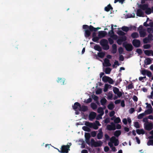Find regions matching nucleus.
Returning a JSON list of instances; mask_svg holds the SVG:
<instances>
[{
  "mask_svg": "<svg viewBox=\"0 0 153 153\" xmlns=\"http://www.w3.org/2000/svg\"><path fill=\"white\" fill-rule=\"evenodd\" d=\"M74 110L75 111H76V110H79V107L81 106H72Z\"/></svg>",
  "mask_w": 153,
  "mask_h": 153,
  "instance_id": "63",
  "label": "nucleus"
},
{
  "mask_svg": "<svg viewBox=\"0 0 153 153\" xmlns=\"http://www.w3.org/2000/svg\"><path fill=\"white\" fill-rule=\"evenodd\" d=\"M88 110L87 106H81L79 107V111H85Z\"/></svg>",
  "mask_w": 153,
  "mask_h": 153,
  "instance_id": "15",
  "label": "nucleus"
},
{
  "mask_svg": "<svg viewBox=\"0 0 153 153\" xmlns=\"http://www.w3.org/2000/svg\"><path fill=\"white\" fill-rule=\"evenodd\" d=\"M113 9V7L110 4H108L106 7H105L104 8V10L106 12H108L110 10H112Z\"/></svg>",
  "mask_w": 153,
  "mask_h": 153,
  "instance_id": "16",
  "label": "nucleus"
},
{
  "mask_svg": "<svg viewBox=\"0 0 153 153\" xmlns=\"http://www.w3.org/2000/svg\"><path fill=\"white\" fill-rule=\"evenodd\" d=\"M85 139H90L91 137L90 134L88 133H85Z\"/></svg>",
  "mask_w": 153,
  "mask_h": 153,
  "instance_id": "48",
  "label": "nucleus"
},
{
  "mask_svg": "<svg viewBox=\"0 0 153 153\" xmlns=\"http://www.w3.org/2000/svg\"><path fill=\"white\" fill-rule=\"evenodd\" d=\"M117 34L120 36H124L125 35V33L121 30H118L117 33Z\"/></svg>",
  "mask_w": 153,
  "mask_h": 153,
  "instance_id": "37",
  "label": "nucleus"
},
{
  "mask_svg": "<svg viewBox=\"0 0 153 153\" xmlns=\"http://www.w3.org/2000/svg\"><path fill=\"white\" fill-rule=\"evenodd\" d=\"M106 128L109 131L114 130L116 129V128L113 127L112 126L109 124L107 126Z\"/></svg>",
  "mask_w": 153,
  "mask_h": 153,
  "instance_id": "22",
  "label": "nucleus"
},
{
  "mask_svg": "<svg viewBox=\"0 0 153 153\" xmlns=\"http://www.w3.org/2000/svg\"><path fill=\"white\" fill-rule=\"evenodd\" d=\"M145 13L147 15H149L152 13V10L151 8L148 7L145 10Z\"/></svg>",
  "mask_w": 153,
  "mask_h": 153,
  "instance_id": "27",
  "label": "nucleus"
},
{
  "mask_svg": "<svg viewBox=\"0 0 153 153\" xmlns=\"http://www.w3.org/2000/svg\"><path fill=\"white\" fill-rule=\"evenodd\" d=\"M148 7H149V4H140L139 6L140 8L143 10H146Z\"/></svg>",
  "mask_w": 153,
  "mask_h": 153,
  "instance_id": "13",
  "label": "nucleus"
},
{
  "mask_svg": "<svg viewBox=\"0 0 153 153\" xmlns=\"http://www.w3.org/2000/svg\"><path fill=\"white\" fill-rule=\"evenodd\" d=\"M151 50H146L144 51L145 54L147 56H150L151 53Z\"/></svg>",
  "mask_w": 153,
  "mask_h": 153,
  "instance_id": "40",
  "label": "nucleus"
},
{
  "mask_svg": "<svg viewBox=\"0 0 153 153\" xmlns=\"http://www.w3.org/2000/svg\"><path fill=\"white\" fill-rule=\"evenodd\" d=\"M148 70L145 69L142 70L141 71V74L143 75H146Z\"/></svg>",
  "mask_w": 153,
  "mask_h": 153,
  "instance_id": "59",
  "label": "nucleus"
},
{
  "mask_svg": "<svg viewBox=\"0 0 153 153\" xmlns=\"http://www.w3.org/2000/svg\"><path fill=\"white\" fill-rule=\"evenodd\" d=\"M136 52L139 55H140L142 53V50L140 48L137 49L136 50Z\"/></svg>",
  "mask_w": 153,
  "mask_h": 153,
  "instance_id": "60",
  "label": "nucleus"
},
{
  "mask_svg": "<svg viewBox=\"0 0 153 153\" xmlns=\"http://www.w3.org/2000/svg\"><path fill=\"white\" fill-rule=\"evenodd\" d=\"M136 14L137 16L141 17L143 16L144 13L143 11L140 9H138L137 10Z\"/></svg>",
  "mask_w": 153,
  "mask_h": 153,
  "instance_id": "14",
  "label": "nucleus"
},
{
  "mask_svg": "<svg viewBox=\"0 0 153 153\" xmlns=\"http://www.w3.org/2000/svg\"><path fill=\"white\" fill-rule=\"evenodd\" d=\"M136 131L137 133L139 135L143 134L145 133V131L143 129H137L136 130Z\"/></svg>",
  "mask_w": 153,
  "mask_h": 153,
  "instance_id": "17",
  "label": "nucleus"
},
{
  "mask_svg": "<svg viewBox=\"0 0 153 153\" xmlns=\"http://www.w3.org/2000/svg\"><path fill=\"white\" fill-rule=\"evenodd\" d=\"M146 75L149 77H150L152 76V73L151 71L148 70Z\"/></svg>",
  "mask_w": 153,
  "mask_h": 153,
  "instance_id": "61",
  "label": "nucleus"
},
{
  "mask_svg": "<svg viewBox=\"0 0 153 153\" xmlns=\"http://www.w3.org/2000/svg\"><path fill=\"white\" fill-rule=\"evenodd\" d=\"M108 41L110 45L112 44L114 42L113 40L110 38L108 39Z\"/></svg>",
  "mask_w": 153,
  "mask_h": 153,
  "instance_id": "64",
  "label": "nucleus"
},
{
  "mask_svg": "<svg viewBox=\"0 0 153 153\" xmlns=\"http://www.w3.org/2000/svg\"><path fill=\"white\" fill-rule=\"evenodd\" d=\"M109 77L106 76H104L102 78V80L105 82H107Z\"/></svg>",
  "mask_w": 153,
  "mask_h": 153,
  "instance_id": "29",
  "label": "nucleus"
},
{
  "mask_svg": "<svg viewBox=\"0 0 153 153\" xmlns=\"http://www.w3.org/2000/svg\"><path fill=\"white\" fill-rule=\"evenodd\" d=\"M145 114L144 113H142L140 114L137 117V118L139 119H141L144 116Z\"/></svg>",
  "mask_w": 153,
  "mask_h": 153,
  "instance_id": "52",
  "label": "nucleus"
},
{
  "mask_svg": "<svg viewBox=\"0 0 153 153\" xmlns=\"http://www.w3.org/2000/svg\"><path fill=\"white\" fill-rule=\"evenodd\" d=\"M147 37L150 41H152V40H153V35L152 34H149Z\"/></svg>",
  "mask_w": 153,
  "mask_h": 153,
  "instance_id": "45",
  "label": "nucleus"
},
{
  "mask_svg": "<svg viewBox=\"0 0 153 153\" xmlns=\"http://www.w3.org/2000/svg\"><path fill=\"white\" fill-rule=\"evenodd\" d=\"M65 81V79L64 78H58V82L60 83L61 85L64 84Z\"/></svg>",
  "mask_w": 153,
  "mask_h": 153,
  "instance_id": "20",
  "label": "nucleus"
},
{
  "mask_svg": "<svg viewBox=\"0 0 153 153\" xmlns=\"http://www.w3.org/2000/svg\"><path fill=\"white\" fill-rule=\"evenodd\" d=\"M151 47L150 44H146L143 45V48L145 49H149Z\"/></svg>",
  "mask_w": 153,
  "mask_h": 153,
  "instance_id": "57",
  "label": "nucleus"
},
{
  "mask_svg": "<svg viewBox=\"0 0 153 153\" xmlns=\"http://www.w3.org/2000/svg\"><path fill=\"white\" fill-rule=\"evenodd\" d=\"M149 134L152 135L149 136L148 137V138L149 139H153V130H152L149 133Z\"/></svg>",
  "mask_w": 153,
  "mask_h": 153,
  "instance_id": "54",
  "label": "nucleus"
},
{
  "mask_svg": "<svg viewBox=\"0 0 153 153\" xmlns=\"http://www.w3.org/2000/svg\"><path fill=\"white\" fill-rule=\"evenodd\" d=\"M102 142L101 140H99L96 142L93 138L91 139V146H94V147H100L102 146Z\"/></svg>",
  "mask_w": 153,
  "mask_h": 153,
  "instance_id": "3",
  "label": "nucleus"
},
{
  "mask_svg": "<svg viewBox=\"0 0 153 153\" xmlns=\"http://www.w3.org/2000/svg\"><path fill=\"white\" fill-rule=\"evenodd\" d=\"M108 40L105 39H101L100 42V44L104 50H108L109 49V46L108 45Z\"/></svg>",
  "mask_w": 153,
  "mask_h": 153,
  "instance_id": "2",
  "label": "nucleus"
},
{
  "mask_svg": "<svg viewBox=\"0 0 153 153\" xmlns=\"http://www.w3.org/2000/svg\"><path fill=\"white\" fill-rule=\"evenodd\" d=\"M69 143L70 144V145H63L62 146L61 148V153H68V151L70 150V146L71 144V143Z\"/></svg>",
  "mask_w": 153,
  "mask_h": 153,
  "instance_id": "4",
  "label": "nucleus"
},
{
  "mask_svg": "<svg viewBox=\"0 0 153 153\" xmlns=\"http://www.w3.org/2000/svg\"><path fill=\"white\" fill-rule=\"evenodd\" d=\"M140 36V37H144L146 35V33L143 30H140L139 31Z\"/></svg>",
  "mask_w": 153,
  "mask_h": 153,
  "instance_id": "26",
  "label": "nucleus"
},
{
  "mask_svg": "<svg viewBox=\"0 0 153 153\" xmlns=\"http://www.w3.org/2000/svg\"><path fill=\"white\" fill-rule=\"evenodd\" d=\"M123 45L127 51H131L133 49V46L131 44H127V42H123Z\"/></svg>",
  "mask_w": 153,
  "mask_h": 153,
  "instance_id": "6",
  "label": "nucleus"
},
{
  "mask_svg": "<svg viewBox=\"0 0 153 153\" xmlns=\"http://www.w3.org/2000/svg\"><path fill=\"white\" fill-rule=\"evenodd\" d=\"M111 71V69L110 68H106L105 69V73L106 74H110Z\"/></svg>",
  "mask_w": 153,
  "mask_h": 153,
  "instance_id": "33",
  "label": "nucleus"
},
{
  "mask_svg": "<svg viewBox=\"0 0 153 153\" xmlns=\"http://www.w3.org/2000/svg\"><path fill=\"white\" fill-rule=\"evenodd\" d=\"M113 91L114 93L116 94L119 91V90L118 88L114 87H113Z\"/></svg>",
  "mask_w": 153,
  "mask_h": 153,
  "instance_id": "47",
  "label": "nucleus"
},
{
  "mask_svg": "<svg viewBox=\"0 0 153 153\" xmlns=\"http://www.w3.org/2000/svg\"><path fill=\"white\" fill-rule=\"evenodd\" d=\"M94 49L100 52L102 51V48L100 46L96 45L94 46Z\"/></svg>",
  "mask_w": 153,
  "mask_h": 153,
  "instance_id": "21",
  "label": "nucleus"
},
{
  "mask_svg": "<svg viewBox=\"0 0 153 153\" xmlns=\"http://www.w3.org/2000/svg\"><path fill=\"white\" fill-rule=\"evenodd\" d=\"M100 39V38L98 36H96V37H93V38H92V40L94 42L98 43V41Z\"/></svg>",
  "mask_w": 153,
  "mask_h": 153,
  "instance_id": "36",
  "label": "nucleus"
},
{
  "mask_svg": "<svg viewBox=\"0 0 153 153\" xmlns=\"http://www.w3.org/2000/svg\"><path fill=\"white\" fill-rule=\"evenodd\" d=\"M104 62L106 66H110L111 65V64L110 62V61L109 59L107 58H105L104 60Z\"/></svg>",
  "mask_w": 153,
  "mask_h": 153,
  "instance_id": "19",
  "label": "nucleus"
},
{
  "mask_svg": "<svg viewBox=\"0 0 153 153\" xmlns=\"http://www.w3.org/2000/svg\"><path fill=\"white\" fill-rule=\"evenodd\" d=\"M119 39L122 42L125 41L127 40V37L125 36H120Z\"/></svg>",
  "mask_w": 153,
  "mask_h": 153,
  "instance_id": "31",
  "label": "nucleus"
},
{
  "mask_svg": "<svg viewBox=\"0 0 153 153\" xmlns=\"http://www.w3.org/2000/svg\"><path fill=\"white\" fill-rule=\"evenodd\" d=\"M134 88V86L132 83L129 84L127 86V88L128 89H131L133 88Z\"/></svg>",
  "mask_w": 153,
  "mask_h": 153,
  "instance_id": "53",
  "label": "nucleus"
},
{
  "mask_svg": "<svg viewBox=\"0 0 153 153\" xmlns=\"http://www.w3.org/2000/svg\"><path fill=\"white\" fill-rule=\"evenodd\" d=\"M147 31L149 34L153 33V28L148 27L147 29Z\"/></svg>",
  "mask_w": 153,
  "mask_h": 153,
  "instance_id": "41",
  "label": "nucleus"
},
{
  "mask_svg": "<svg viewBox=\"0 0 153 153\" xmlns=\"http://www.w3.org/2000/svg\"><path fill=\"white\" fill-rule=\"evenodd\" d=\"M103 108H102V107H99L97 109V112L98 113H99L101 114L102 115H103L104 114V112L103 111V110L105 108H106V106H103Z\"/></svg>",
  "mask_w": 153,
  "mask_h": 153,
  "instance_id": "12",
  "label": "nucleus"
},
{
  "mask_svg": "<svg viewBox=\"0 0 153 153\" xmlns=\"http://www.w3.org/2000/svg\"><path fill=\"white\" fill-rule=\"evenodd\" d=\"M131 36L133 39H136L139 37V35L137 32H134L131 33Z\"/></svg>",
  "mask_w": 153,
  "mask_h": 153,
  "instance_id": "18",
  "label": "nucleus"
},
{
  "mask_svg": "<svg viewBox=\"0 0 153 153\" xmlns=\"http://www.w3.org/2000/svg\"><path fill=\"white\" fill-rule=\"evenodd\" d=\"M122 30L125 32H127L129 30V27L126 26H123L121 28Z\"/></svg>",
  "mask_w": 153,
  "mask_h": 153,
  "instance_id": "32",
  "label": "nucleus"
},
{
  "mask_svg": "<svg viewBox=\"0 0 153 153\" xmlns=\"http://www.w3.org/2000/svg\"><path fill=\"white\" fill-rule=\"evenodd\" d=\"M96 116V114L94 112H91L89 115V119L91 120H92L94 119Z\"/></svg>",
  "mask_w": 153,
  "mask_h": 153,
  "instance_id": "11",
  "label": "nucleus"
},
{
  "mask_svg": "<svg viewBox=\"0 0 153 153\" xmlns=\"http://www.w3.org/2000/svg\"><path fill=\"white\" fill-rule=\"evenodd\" d=\"M148 109L145 111V114H149L152 113L153 111V109L152 106H146Z\"/></svg>",
  "mask_w": 153,
  "mask_h": 153,
  "instance_id": "9",
  "label": "nucleus"
},
{
  "mask_svg": "<svg viewBox=\"0 0 153 153\" xmlns=\"http://www.w3.org/2000/svg\"><path fill=\"white\" fill-rule=\"evenodd\" d=\"M91 128H93L95 130L97 129L98 128V127L97 126V125L94 123H92L91 127Z\"/></svg>",
  "mask_w": 153,
  "mask_h": 153,
  "instance_id": "35",
  "label": "nucleus"
},
{
  "mask_svg": "<svg viewBox=\"0 0 153 153\" xmlns=\"http://www.w3.org/2000/svg\"><path fill=\"white\" fill-rule=\"evenodd\" d=\"M147 145L149 146H153V140H149L147 143Z\"/></svg>",
  "mask_w": 153,
  "mask_h": 153,
  "instance_id": "43",
  "label": "nucleus"
},
{
  "mask_svg": "<svg viewBox=\"0 0 153 153\" xmlns=\"http://www.w3.org/2000/svg\"><path fill=\"white\" fill-rule=\"evenodd\" d=\"M92 98L96 102L99 104V102H98V97L96 95H94L92 96Z\"/></svg>",
  "mask_w": 153,
  "mask_h": 153,
  "instance_id": "42",
  "label": "nucleus"
},
{
  "mask_svg": "<svg viewBox=\"0 0 153 153\" xmlns=\"http://www.w3.org/2000/svg\"><path fill=\"white\" fill-rule=\"evenodd\" d=\"M132 43L134 46L136 48L140 47L141 43L140 40L137 39L133 40Z\"/></svg>",
  "mask_w": 153,
  "mask_h": 153,
  "instance_id": "7",
  "label": "nucleus"
},
{
  "mask_svg": "<svg viewBox=\"0 0 153 153\" xmlns=\"http://www.w3.org/2000/svg\"><path fill=\"white\" fill-rule=\"evenodd\" d=\"M146 62H145V63L146 65H148L151 64L152 63V60L150 58H147L146 59Z\"/></svg>",
  "mask_w": 153,
  "mask_h": 153,
  "instance_id": "28",
  "label": "nucleus"
},
{
  "mask_svg": "<svg viewBox=\"0 0 153 153\" xmlns=\"http://www.w3.org/2000/svg\"><path fill=\"white\" fill-rule=\"evenodd\" d=\"M144 126L145 129L148 131H149L153 128V124L152 122L145 123Z\"/></svg>",
  "mask_w": 153,
  "mask_h": 153,
  "instance_id": "5",
  "label": "nucleus"
},
{
  "mask_svg": "<svg viewBox=\"0 0 153 153\" xmlns=\"http://www.w3.org/2000/svg\"><path fill=\"white\" fill-rule=\"evenodd\" d=\"M82 28L84 30V36L86 38H88L91 34V31H96L97 30L100 29L101 28L97 27H94L91 25L88 26L87 25H83L82 26Z\"/></svg>",
  "mask_w": 153,
  "mask_h": 153,
  "instance_id": "1",
  "label": "nucleus"
},
{
  "mask_svg": "<svg viewBox=\"0 0 153 153\" xmlns=\"http://www.w3.org/2000/svg\"><path fill=\"white\" fill-rule=\"evenodd\" d=\"M91 128H93L95 130L97 129L98 128V127L97 126V125L94 123H92L91 127Z\"/></svg>",
  "mask_w": 153,
  "mask_h": 153,
  "instance_id": "34",
  "label": "nucleus"
},
{
  "mask_svg": "<svg viewBox=\"0 0 153 153\" xmlns=\"http://www.w3.org/2000/svg\"><path fill=\"white\" fill-rule=\"evenodd\" d=\"M108 82L110 84H113L114 82L113 80L110 77H109Z\"/></svg>",
  "mask_w": 153,
  "mask_h": 153,
  "instance_id": "56",
  "label": "nucleus"
},
{
  "mask_svg": "<svg viewBox=\"0 0 153 153\" xmlns=\"http://www.w3.org/2000/svg\"><path fill=\"white\" fill-rule=\"evenodd\" d=\"M110 140L111 141H113L114 143V145L115 146H116L119 144V141L117 139H116L114 137H112L110 139Z\"/></svg>",
  "mask_w": 153,
  "mask_h": 153,
  "instance_id": "10",
  "label": "nucleus"
},
{
  "mask_svg": "<svg viewBox=\"0 0 153 153\" xmlns=\"http://www.w3.org/2000/svg\"><path fill=\"white\" fill-rule=\"evenodd\" d=\"M105 56V53L103 52H98L97 53V56L98 57L102 58Z\"/></svg>",
  "mask_w": 153,
  "mask_h": 153,
  "instance_id": "23",
  "label": "nucleus"
},
{
  "mask_svg": "<svg viewBox=\"0 0 153 153\" xmlns=\"http://www.w3.org/2000/svg\"><path fill=\"white\" fill-rule=\"evenodd\" d=\"M134 126L137 128H140V125L139 122H134Z\"/></svg>",
  "mask_w": 153,
  "mask_h": 153,
  "instance_id": "46",
  "label": "nucleus"
},
{
  "mask_svg": "<svg viewBox=\"0 0 153 153\" xmlns=\"http://www.w3.org/2000/svg\"><path fill=\"white\" fill-rule=\"evenodd\" d=\"M118 51L120 54H122L123 51V49L122 47H120L118 49Z\"/></svg>",
  "mask_w": 153,
  "mask_h": 153,
  "instance_id": "62",
  "label": "nucleus"
},
{
  "mask_svg": "<svg viewBox=\"0 0 153 153\" xmlns=\"http://www.w3.org/2000/svg\"><path fill=\"white\" fill-rule=\"evenodd\" d=\"M143 42L144 43H147L149 42L150 41L147 38V37H146L143 39Z\"/></svg>",
  "mask_w": 153,
  "mask_h": 153,
  "instance_id": "50",
  "label": "nucleus"
},
{
  "mask_svg": "<svg viewBox=\"0 0 153 153\" xmlns=\"http://www.w3.org/2000/svg\"><path fill=\"white\" fill-rule=\"evenodd\" d=\"M82 129L85 131L87 132H90L91 129L89 128L86 126H84L82 127Z\"/></svg>",
  "mask_w": 153,
  "mask_h": 153,
  "instance_id": "30",
  "label": "nucleus"
},
{
  "mask_svg": "<svg viewBox=\"0 0 153 153\" xmlns=\"http://www.w3.org/2000/svg\"><path fill=\"white\" fill-rule=\"evenodd\" d=\"M125 0H114V3H116L117 2H119L120 3L123 4Z\"/></svg>",
  "mask_w": 153,
  "mask_h": 153,
  "instance_id": "55",
  "label": "nucleus"
},
{
  "mask_svg": "<svg viewBox=\"0 0 153 153\" xmlns=\"http://www.w3.org/2000/svg\"><path fill=\"white\" fill-rule=\"evenodd\" d=\"M110 85L108 84H105V88L103 90L105 92H106L107 91L108 87Z\"/></svg>",
  "mask_w": 153,
  "mask_h": 153,
  "instance_id": "49",
  "label": "nucleus"
},
{
  "mask_svg": "<svg viewBox=\"0 0 153 153\" xmlns=\"http://www.w3.org/2000/svg\"><path fill=\"white\" fill-rule=\"evenodd\" d=\"M107 34V33L105 31H100L98 32V36L101 39L105 37Z\"/></svg>",
  "mask_w": 153,
  "mask_h": 153,
  "instance_id": "8",
  "label": "nucleus"
},
{
  "mask_svg": "<svg viewBox=\"0 0 153 153\" xmlns=\"http://www.w3.org/2000/svg\"><path fill=\"white\" fill-rule=\"evenodd\" d=\"M122 80L121 79V78H120V79H118L115 83V85H118L119 84L120 82L122 81Z\"/></svg>",
  "mask_w": 153,
  "mask_h": 153,
  "instance_id": "51",
  "label": "nucleus"
},
{
  "mask_svg": "<svg viewBox=\"0 0 153 153\" xmlns=\"http://www.w3.org/2000/svg\"><path fill=\"white\" fill-rule=\"evenodd\" d=\"M121 134V131L120 130L116 131L114 133V135L116 137H118Z\"/></svg>",
  "mask_w": 153,
  "mask_h": 153,
  "instance_id": "25",
  "label": "nucleus"
},
{
  "mask_svg": "<svg viewBox=\"0 0 153 153\" xmlns=\"http://www.w3.org/2000/svg\"><path fill=\"white\" fill-rule=\"evenodd\" d=\"M114 122L115 123H118L121 122V120L119 117H116L114 120Z\"/></svg>",
  "mask_w": 153,
  "mask_h": 153,
  "instance_id": "38",
  "label": "nucleus"
},
{
  "mask_svg": "<svg viewBox=\"0 0 153 153\" xmlns=\"http://www.w3.org/2000/svg\"><path fill=\"white\" fill-rule=\"evenodd\" d=\"M107 100L105 98H102L100 100V102L102 105H105Z\"/></svg>",
  "mask_w": 153,
  "mask_h": 153,
  "instance_id": "24",
  "label": "nucleus"
},
{
  "mask_svg": "<svg viewBox=\"0 0 153 153\" xmlns=\"http://www.w3.org/2000/svg\"><path fill=\"white\" fill-rule=\"evenodd\" d=\"M91 136L92 137H95L97 135L96 132V131H92L91 132Z\"/></svg>",
  "mask_w": 153,
  "mask_h": 153,
  "instance_id": "58",
  "label": "nucleus"
},
{
  "mask_svg": "<svg viewBox=\"0 0 153 153\" xmlns=\"http://www.w3.org/2000/svg\"><path fill=\"white\" fill-rule=\"evenodd\" d=\"M92 123H90L89 122L85 121V125L86 126L90 128H91Z\"/></svg>",
  "mask_w": 153,
  "mask_h": 153,
  "instance_id": "39",
  "label": "nucleus"
},
{
  "mask_svg": "<svg viewBox=\"0 0 153 153\" xmlns=\"http://www.w3.org/2000/svg\"><path fill=\"white\" fill-rule=\"evenodd\" d=\"M103 133H98L97 134V137L98 139H101L103 137Z\"/></svg>",
  "mask_w": 153,
  "mask_h": 153,
  "instance_id": "44",
  "label": "nucleus"
}]
</instances>
